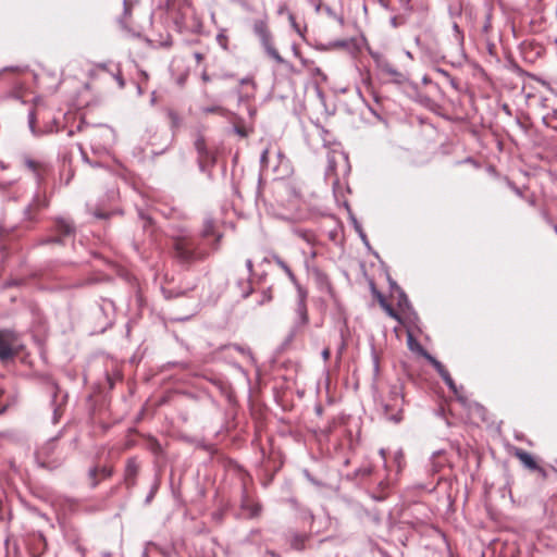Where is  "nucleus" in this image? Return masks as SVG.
<instances>
[{
    "label": "nucleus",
    "mask_w": 557,
    "mask_h": 557,
    "mask_svg": "<svg viewBox=\"0 0 557 557\" xmlns=\"http://www.w3.org/2000/svg\"><path fill=\"white\" fill-rule=\"evenodd\" d=\"M55 227L62 236L71 235L74 232L72 223L65 219H58L55 221Z\"/></svg>",
    "instance_id": "9d476101"
},
{
    "label": "nucleus",
    "mask_w": 557,
    "mask_h": 557,
    "mask_svg": "<svg viewBox=\"0 0 557 557\" xmlns=\"http://www.w3.org/2000/svg\"><path fill=\"white\" fill-rule=\"evenodd\" d=\"M453 35L457 46L461 47L463 44V34L456 23L453 25Z\"/></svg>",
    "instance_id": "6ab92c4d"
},
{
    "label": "nucleus",
    "mask_w": 557,
    "mask_h": 557,
    "mask_svg": "<svg viewBox=\"0 0 557 557\" xmlns=\"http://www.w3.org/2000/svg\"><path fill=\"white\" fill-rule=\"evenodd\" d=\"M381 305L385 309V311L387 312V314L389 317H392L394 319H398L396 311L389 305L385 304L384 301H381Z\"/></svg>",
    "instance_id": "cd10ccee"
},
{
    "label": "nucleus",
    "mask_w": 557,
    "mask_h": 557,
    "mask_svg": "<svg viewBox=\"0 0 557 557\" xmlns=\"http://www.w3.org/2000/svg\"><path fill=\"white\" fill-rule=\"evenodd\" d=\"M55 449V440H50L37 450L36 459L40 467L53 469L61 463V459L54 457Z\"/></svg>",
    "instance_id": "f03ea898"
},
{
    "label": "nucleus",
    "mask_w": 557,
    "mask_h": 557,
    "mask_svg": "<svg viewBox=\"0 0 557 557\" xmlns=\"http://www.w3.org/2000/svg\"><path fill=\"white\" fill-rule=\"evenodd\" d=\"M174 250L176 257L184 262L191 261L195 258V248L193 242L187 237H178L174 240Z\"/></svg>",
    "instance_id": "423d86ee"
},
{
    "label": "nucleus",
    "mask_w": 557,
    "mask_h": 557,
    "mask_svg": "<svg viewBox=\"0 0 557 557\" xmlns=\"http://www.w3.org/2000/svg\"><path fill=\"white\" fill-rule=\"evenodd\" d=\"M18 352V343L13 332L8 330L0 331V360L8 361L13 359Z\"/></svg>",
    "instance_id": "20e7f679"
},
{
    "label": "nucleus",
    "mask_w": 557,
    "mask_h": 557,
    "mask_svg": "<svg viewBox=\"0 0 557 557\" xmlns=\"http://www.w3.org/2000/svg\"><path fill=\"white\" fill-rule=\"evenodd\" d=\"M25 164L33 172H37L39 169V164L35 160H32V159H26Z\"/></svg>",
    "instance_id": "c85d7f7f"
},
{
    "label": "nucleus",
    "mask_w": 557,
    "mask_h": 557,
    "mask_svg": "<svg viewBox=\"0 0 557 557\" xmlns=\"http://www.w3.org/2000/svg\"><path fill=\"white\" fill-rule=\"evenodd\" d=\"M404 404L405 397L403 392V385H392L388 392V396L384 400L383 405L386 417L395 423L400 422L403 420L401 412Z\"/></svg>",
    "instance_id": "f257e3e1"
},
{
    "label": "nucleus",
    "mask_w": 557,
    "mask_h": 557,
    "mask_svg": "<svg viewBox=\"0 0 557 557\" xmlns=\"http://www.w3.org/2000/svg\"><path fill=\"white\" fill-rule=\"evenodd\" d=\"M423 356L435 369L441 367L442 363L429 352H424Z\"/></svg>",
    "instance_id": "393cba45"
},
{
    "label": "nucleus",
    "mask_w": 557,
    "mask_h": 557,
    "mask_svg": "<svg viewBox=\"0 0 557 557\" xmlns=\"http://www.w3.org/2000/svg\"><path fill=\"white\" fill-rule=\"evenodd\" d=\"M28 123H29V127H30L32 132L35 134V114L33 111L29 112Z\"/></svg>",
    "instance_id": "7c9ffc66"
},
{
    "label": "nucleus",
    "mask_w": 557,
    "mask_h": 557,
    "mask_svg": "<svg viewBox=\"0 0 557 557\" xmlns=\"http://www.w3.org/2000/svg\"><path fill=\"white\" fill-rule=\"evenodd\" d=\"M423 356L435 369L441 367L442 363L429 352H424Z\"/></svg>",
    "instance_id": "bb28decb"
},
{
    "label": "nucleus",
    "mask_w": 557,
    "mask_h": 557,
    "mask_svg": "<svg viewBox=\"0 0 557 557\" xmlns=\"http://www.w3.org/2000/svg\"><path fill=\"white\" fill-rule=\"evenodd\" d=\"M253 32L261 40V44H267L268 41L271 40V33H270L267 22L264 20L255 21Z\"/></svg>",
    "instance_id": "1a4fd4ad"
},
{
    "label": "nucleus",
    "mask_w": 557,
    "mask_h": 557,
    "mask_svg": "<svg viewBox=\"0 0 557 557\" xmlns=\"http://www.w3.org/2000/svg\"><path fill=\"white\" fill-rule=\"evenodd\" d=\"M268 159V150H264L260 157L261 163H265Z\"/></svg>",
    "instance_id": "f704fd0d"
},
{
    "label": "nucleus",
    "mask_w": 557,
    "mask_h": 557,
    "mask_svg": "<svg viewBox=\"0 0 557 557\" xmlns=\"http://www.w3.org/2000/svg\"><path fill=\"white\" fill-rule=\"evenodd\" d=\"M168 115H169V119L171 121V125L173 128H176L180 126L181 124V119L180 116L177 115V113H175L174 111L172 110H169L168 112Z\"/></svg>",
    "instance_id": "412c9836"
},
{
    "label": "nucleus",
    "mask_w": 557,
    "mask_h": 557,
    "mask_svg": "<svg viewBox=\"0 0 557 557\" xmlns=\"http://www.w3.org/2000/svg\"><path fill=\"white\" fill-rule=\"evenodd\" d=\"M309 540L308 535L305 534H293L290 537V546L294 549L302 550L306 547V542Z\"/></svg>",
    "instance_id": "f8f14e48"
},
{
    "label": "nucleus",
    "mask_w": 557,
    "mask_h": 557,
    "mask_svg": "<svg viewBox=\"0 0 557 557\" xmlns=\"http://www.w3.org/2000/svg\"><path fill=\"white\" fill-rule=\"evenodd\" d=\"M444 382L446 383V385L449 387V389L461 400L463 401V398L462 396L460 395L459 393V389L458 387L456 386L454 380L451 379V376H447Z\"/></svg>",
    "instance_id": "aec40b11"
},
{
    "label": "nucleus",
    "mask_w": 557,
    "mask_h": 557,
    "mask_svg": "<svg viewBox=\"0 0 557 557\" xmlns=\"http://www.w3.org/2000/svg\"><path fill=\"white\" fill-rule=\"evenodd\" d=\"M138 467L134 460H129L125 469V480L127 484H133L137 474Z\"/></svg>",
    "instance_id": "ddd939ff"
},
{
    "label": "nucleus",
    "mask_w": 557,
    "mask_h": 557,
    "mask_svg": "<svg viewBox=\"0 0 557 557\" xmlns=\"http://www.w3.org/2000/svg\"><path fill=\"white\" fill-rule=\"evenodd\" d=\"M46 207V202L45 200H41L40 198H35L34 201L26 208L25 210V214L28 216V219H33V216L30 215V212L34 210V209H39V208H44Z\"/></svg>",
    "instance_id": "dca6fc26"
},
{
    "label": "nucleus",
    "mask_w": 557,
    "mask_h": 557,
    "mask_svg": "<svg viewBox=\"0 0 557 557\" xmlns=\"http://www.w3.org/2000/svg\"><path fill=\"white\" fill-rule=\"evenodd\" d=\"M53 403H57L58 401V397H59V394H60V389L57 385H53Z\"/></svg>",
    "instance_id": "473e14b6"
},
{
    "label": "nucleus",
    "mask_w": 557,
    "mask_h": 557,
    "mask_svg": "<svg viewBox=\"0 0 557 557\" xmlns=\"http://www.w3.org/2000/svg\"><path fill=\"white\" fill-rule=\"evenodd\" d=\"M98 471H99V469H98V468H94V469H91V470L89 471V475H90V478H91V479H94V478L97 475ZM100 472H101V475H102L103 478H107V476H109V475L111 474V471H110L109 469H107V468H101V469H100Z\"/></svg>",
    "instance_id": "4be33fe9"
},
{
    "label": "nucleus",
    "mask_w": 557,
    "mask_h": 557,
    "mask_svg": "<svg viewBox=\"0 0 557 557\" xmlns=\"http://www.w3.org/2000/svg\"><path fill=\"white\" fill-rule=\"evenodd\" d=\"M264 298H265L267 301H269L271 299V296L270 295L269 296L265 295Z\"/></svg>",
    "instance_id": "79ce46f5"
},
{
    "label": "nucleus",
    "mask_w": 557,
    "mask_h": 557,
    "mask_svg": "<svg viewBox=\"0 0 557 557\" xmlns=\"http://www.w3.org/2000/svg\"><path fill=\"white\" fill-rule=\"evenodd\" d=\"M246 267H247L249 272H252L253 264H252V261L250 259H248L246 261Z\"/></svg>",
    "instance_id": "c9c22d12"
},
{
    "label": "nucleus",
    "mask_w": 557,
    "mask_h": 557,
    "mask_svg": "<svg viewBox=\"0 0 557 557\" xmlns=\"http://www.w3.org/2000/svg\"><path fill=\"white\" fill-rule=\"evenodd\" d=\"M195 147L198 152V162L200 170L205 172L209 166L213 165L215 161L214 154L211 151H209L202 138H198L196 140Z\"/></svg>",
    "instance_id": "0eeeda50"
},
{
    "label": "nucleus",
    "mask_w": 557,
    "mask_h": 557,
    "mask_svg": "<svg viewBox=\"0 0 557 557\" xmlns=\"http://www.w3.org/2000/svg\"><path fill=\"white\" fill-rule=\"evenodd\" d=\"M296 234L308 243H310L312 239V234L306 230H297Z\"/></svg>",
    "instance_id": "b1692460"
},
{
    "label": "nucleus",
    "mask_w": 557,
    "mask_h": 557,
    "mask_svg": "<svg viewBox=\"0 0 557 557\" xmlns=\"http://www.w3.org/2000/svg\"><path fill=\"white\" fill-rule=\"evenodd\" d=\"M243 508L248 511V517L250 518L257 517L260 512V506L258 504L244 502Z\"/></svg>",
    "instance_id": "a211bd4d"
},
{
    "label": "nucleus",
    "mask_w": 557,
    "mask_h": 557,
    "mask_svg": "<svg viewBox=\"0 0 557 557\" xmlns=\"http://www.w3.org/2000/svg\"><path fill=\"white\" fill-rule=\"evenodd\" d=\"M380 454H381V456L385 459V450H384V449H381V450H380Z\"/></svg>",
    "instance_id": "a19ab883"
},
{
    "label": "nucleus",
    "mask_w": 557,
    "mask_h": 557,
    "mask_svg": "<svg viewBox=\"0 0 557 557\" xmlns=\"http://www.w3.org/2000/svg\"><path fill=\"white\" fill-rule=\"evenodd\" d=\"M423 356L435 369L441 367L442 363L429 352H424Z\"/></svg>",
    "instance_id": "a878e982"
},
{
    "label": "nucleus",
    "mask_w": 557,
    "mask_h": 557,
    "mask_svg": "<svg viewBox=\"0 0 557 557\" xmlns=\"http://www.w3.org/2000/svg\"><path fill=\"white\" fill-rule=\"evenodd\" d=\"M372 59L374 60L377 69L392 77V82L398 85H401L408 81L405 73L398 71L386 58H384L379 52H370Z\"/></svg>",
    "instance_id": "7ed1b4c3"
},
{
    "label": "nucleus",
    "mask_w": 557,
    "mask_h": 557,
    "mask_svg": "<svg viewBox=\"0 0 557 557\" xmlns=\"http://www.w3.org/2000/svg\"><path fill=\"white\" fill-rule=\"evenodd\" d=\"M267 53L273 58L277 63H284V59L280 55L277 50L272 46V41H268L267 44H262Z\"/></svg>",
    "instance_id": "2eb2a0df"
},
{
    "label": "nucleus",
    "mask_w": 557,
    "mask_h": 557,
    "mask_svg": "<svg viewBox=\"0 0 557 557\" xmlns=\"http://www.w3.org/2000/svg\"><path fill=\"white\" fill-rule=\"evenodd\" d=\"M374 369L375 371H379V361L376 358L374 359Z\"/></svg>",
    "instance_id": "ea45409f"
},
{
    "label": "nucleus",
    "mask_w": 557,
    "mask_h": 557,
    "mask_svg": "<svg viewBox=\"0 0 557 557\" xmlns=\"http://www.w3.org/2000/svg\"><path fill=\"white\" fill-rule=\"evenodd\" d=\"M215 223L212 219H206L203 222L202 236L208 237L214 235Z\"/></svg>",
    "instance_id": "f3484780"
},
{
    "label": "nucleus",
    "mask_w": 557,
    "mask_h": 557,
    "mask_svg": "<svg viewBox=\"0 0 557 557\" xmlns=\"http://www.w3.org/2000/svg\"><path fill=\"white\" fill-rule=\"evenodd\" d=\"M330 356H331V351H330V349H329V348L323 349V351H322V357H323V359H324L325 361H326V360H329Z\"/></svg>",
    "instance_id": "72a5a7b5"
},
{
    "label": "nucleus",
    "mask_w": 557,
    "mask_h": 557,
    "mask_svg": "<svg viewBox=\"0 0 557 557\" xmlns=\"http://www.w3.org/2000/svg\"><path fill=\"white\" fill-rule=\"evenodd\" d=\"M47 243H58V244H61V243H62V240H61V238H60V237H55V238H50V239H48V240H47Z\"/></svg>",
    "instance_id": "e433bc0d"
},
{
    "label": "nucleus",
    "mask_w": 557,
    "mask_h": 557,
    "mask_svg": "<svg viewBox=\"0 0 557 557\" xmlns=\"http://www.w3.org/2000/svg\"><path fill=\"white\" fill-rule=\"evenodd\" d=\"M436 371L443 380L450 375L443 364H441L440 368H436Z\"/></svg>",
    "instance_id": "c756f323"
},
{
    "label": "nucleus",
    "mask_w": 557,
    "mask_h": 557,
    "mask_svg": "<svg viewBox=\"0 0 557 557\" xmlns=\"http://www.w3.org/2000/svg\"><path fill=\"white\" fill-rule=\"evenodd\" d=\"M347 164H348L347 157L342 151H335L334 150V151L329 152V154H327V166H326V170H325V176L327 178L334 176L333 185H337L338 184V176H337V173H336L337 166L342 165L344 169H346Z\"/></svg>",
    "instance_id": "39448f33"
},
{
    "label": "nucleus",
    "mask_w": 557,
    "mask_h": 557,
    "mask_svg": "<svg viewBox=\"0 0 557 557\" xmlns=\"http://www.w3.org/2000/svg\"><path fill=\"white\" fill-rule=\"evenodd\" d=\"M275 263L287 274L288 278L298 287L299 285L297 283L296 276L290 270V268L287 265V263L278 257H275Z\"/></svg>",
    "instance_id": "4468645a"
},
{
    "label": "nucleus",
    "mask_w": 557,
    "mask_h": 557,
    "mask_svg": "<svg viewBox=\"0 0 557 557\" xmlns=\"http://www.w3.org/2000/svg\"><path fill=\"white\" fill-rule=\"evenodd\" d=\"M334 47H337V48H351V47H355V41L352 39L350 40H338V41H335L334 44Z\"/></svg>",
    "instance_id": "5701e85b"
},
{
    "label": "nucleus",
    "mask_w": 557,
    "mask_h": 557,
    "mask_svg": "<svg viewBox=\"0 0 557 557\" xmlns=\"http://www.w3.org/2000/svg\"><path fill=\"white\" fill-rule=\"evenodd\" d=\"M298 297L299 299L296 308V313L299 318V323L304 325L308 322V312L306 306V293L301 289L300 286H298Z\"/></svg>",
    "instance_id": "6e6552de"
},
{
    "label": "nucleus",
    "mask_w": 557,
    "mask_h": 557,
    "mask_svg": "<svg viewBox=\"0 0 557 557\" xmlns=\"http://www.w3.org/2000/svg\"><path fill=\"white\" fill-rule=\"evenodd\" d=\"M62 414V411L60 409V407H55L54 410H53V422L57 423L59 418L61 417Z\"/></svg>",
    "instance_id": "2f4dec72"
},
{
    "label": "nucleus",
    "mask_w": 557,
    "mask_h": 557,
    "mask_svg": "<svg viewBox=\"0 0 557 557\" xmlns=\"http://www.w3.org/2000/svg\"><path fill=\"white\" fill-rule=\"evenodd\" d=\"M220 238H221V235H220V234H218V235H216V238H215L214 249H216V248H218V243H219Z\"/></svg>",
    "instance_id": "58836bf2"
},
{
    "label": "nucleus",
    "mask_w": 557,
    "mask_h": 557,
    "mask_svg": "<svg viewBox=\"0 0 557 557\" xmlns=\"http://www.w3.org/2000/svg\"><path fill=\"white\" fill-rule=\"evenodd\" d=\"M116 79H117L119 86H120L121 88H123V87H124V81H123V78H122V77H117Z\"/></svg>",
    "instance_id": "4c0bfd02"
},
{
    "label": "nucleus",
    "mask_w": 557,
    "mask_h": 557,
    "mask_svg": "<svg viewBox=\"0 0 557 557\" xmlns=\"http://www.w3.org/2000/svg\"><path fill=\"white\" fill-rule=\"evenodd\" d=\"M516 456L519 458V460L529 469L535 470L537 468L536 462L534 461L533 457L524 451V450H518L516 453Z\"/></svg>",
    "instance_id": "9b49d317"
}]
</instances>
